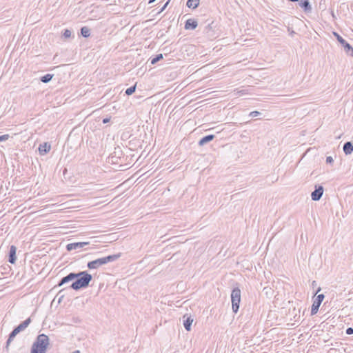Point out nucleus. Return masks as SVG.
<instances>
[{
    "instance_id": "f257e3e1",
    "label": "nucleus",
    "mask_w": 353,
    "mask_h": 353,
    "mask_svg": "<svg viewBox=\"0 0 353 353\" xmlns=\"http://www.w3.org/2000/svg\"><path fill=\"white\" fill-rule=\"evenodd\" d=\"M92 279V276L87 271H81L77 273L70 272L63 276L57 286L61 287L70 281H74L69 288L77 291L88 288Z\"/></svg>"
},
{
    "instance_id": "f03ea898",
    "label": "nucleus",
    "mask_w": 353,
    "mask_h": 353,
    "mask_svg": "<svg viewBox=\"0 0 353 353\" xmlns=\"http://www.w3.org/2000/svg\"><path fill=\"white\" fill-rule=\"evenodd\" d=\"M50 344L48 336L45 334H39L33 343L30 353H46Z\"/></svg>"
},
{
    "instance_id": "7ed1b4c3",
    "label": "nucleus",
    "mask_w": 353,
    "mask_h": 353,
    "mask_svg": "<svg viewBox=\"0 0 353 353\" xmlns=\"http://www.w3.org/2000/svg\"><path fill=\"white\" fill-rule=\"evenodd\" d=\"M121 256V253H118L116 254L112 255H108L105 257L99 258L97 259H95L94 261H90L87 264V267L92 270V269H97L99 267L105 265L108 263L113 262L119 259Z\"/></svg>"
},
{
    "instance_id": "20e7f679",
    "label": "nucleus",
    "mask_w": 353,
    "mask_h": 353,
    "mask_svg": "<svg viewBox=\"0 0 353 353\" xmlns=\"http://www.w3.org/2000/svg\"><path fill=\"white\" fill-rule=\"evenodd\" d=\"M232 309L233 312L237 313L241 302V290L236 287L231 292Z\"/></svg>"
},
{
    "instance_id": "39448f33",
    "label": "nucleus",
    "mask_w": 353,
    "mask_h": 353,
    "mask_svg": "<svg viewBox=\"0 0 353 353\" xmlns=\"http://www.w3.org/2000/svg\"><path fill=\"white\" fill-rule=\"evenodd\" d=\"M204 33L210 39H215L219 36V30L218 28L217 23L214 21H212L208 23L204 29Z\"/></svg>"
},
{
    "instance_id": "423d86ee",
    "label": "nucleus",
    "mask_w": 353,
    "mask_h": 353,
    "mask_svg": "<svg viewBox=\"0 0 353 353\" xmlns=\"http://www.w3.org/2000/svg\"><path fill=\"white\" fill-rule=\"evenodd\" d=\"M334 35L335 36L336 40L341 44V46L343 47L345 52L353 57V48L351 46V45L347 43L341 36H340L337 32H334Z\"/></svg>"
},
{
    "instance_id": "0eeeda50",
    "label": "nucleus",
    "mask_w": 353,
    "mask_h": 353,
    "mask_svg": "<svg viewBox=\"0 0 353 353\" xmlns=\"http://www.w3.org/2000/svg\"><path fill=\"white\" fill-rule=\"evenodd\" d=\"M325 296L323 294H321L316 296V299L314 300L313 303L312 305L311 308V315H314L318 312L319 308L323 302Z\"/></svg>"
},
{
    "instance_id": "6e6552de",
    "label": "nucleus",
    "mask_w": 353,
    "mask_h": 353,
    "mask_svg": "<svg viewBox=\"0 0 353 353\" xmlns=\"http://www.w3.org/2000/svg\"><path fill=\"white\" fill-rule=\"evenodd\" d=\"M323 194V187L322 185H316L315 190L311 193L312 200L314 201H319Z\"/></svg>"
},
{
    "instance_id": "1a4fd4ad",
    "label": "nucleus",
    "mask_w": 353,
    "mask_h": 353,
    "mask_svg": "<svg viewBox=\"0 0 353 353\" xmlns=\"http://www.w3.org/2000/svg\"><path fill=\"white\" fill-rule=\"evenodd\" d=\"M89 244V242H76L69 243L66 245V250L68 251H72L74 250H79L83 248L84 246Z\"/></svg>"
},
{
    "instance_id": "9d476101",
    "label": "nucleus",
    "mask_w": 353,
    "mask_h": 353,
    "mask_svg": "<svg viewBox=\"0 0 353 353\" xmlns=\"http://www.w3.org/2000/svg\"><path fill=\"white\" fill-rule=\"evenodd\" d=\"M16 252H17V248L15 245H11L10 247V250H9V252H8V262L10 263L11 264H14L16 261H17V256H16Z\"/></svg>"
},
{
    "instance_id": "9b49d317",
    "label": "nucleus",
    "mask_w": 353,
    "mask_h": 353,
    "mask_svg": "<svg viewBox=\"0 0 353 353\" xmlns=\"http://www.w3.org/2000/svg\"><path fill=\"white\" fill-rule=\"evenodd\" d=\"M299 5L305 13L311 12L312 10L309 0H299Z\"/></svg>"
},
{
    "instance_id": "f8f14e48",
    "label": "nucleus",
    "mask_w": 353,
    "mask_h": 353,
    "mask_svg": "<svg viewBox=\"0 0 353 353\" xmlns=\"http://www.w3.org/2000/svg\"><path fill=\"white\" fill-rule=\"evenodd\" d=\"M183 326H184L185 329L187 331H190L191 330V325H192V322L194 321L193 318H192L191 316H188L186 314L183 315Z\"/></svg>"
},
{
    "instance_id": "ddd939ff",
    "label": "nucleus",
    "mask_w": 353,
    "mask_h": 353,
    "mask_svg": "<svg viewBox=\"0 0 353 353\" xmlns=\"http://www.w3.org/2000/svg\"><path fill=\"white\" fill-rule=\"evenodd\" d=\"M31 323V319L29 317L24 321L21 322L19 325L15 327L14 330L19 334L21 331H23Z\"/></svg>"
},
{
    "instance_id": "4468645a",
    "label": "nucleus",
    "mask_w": 353,
    "mask_h": 353,
    "mask_svg": "<svg viewBox=\"0 0 353 353\" xmlns=\"http://www.w3.org/2000/svg\"><path fill=\"white\" fill-rule=\"evenodd\" d=\"M198 26L197 21L194 19H189L185 23V30H194Z\"/></svg>"
},
{
    "instance_id": "2eb2a0df",
    "label": "nucleus",
    "mask_w": 353,
    "mask_h": 353,
    "mask_svg": "<svg viewBox=\"0 0 353 353\" xmlns=\"http://www.w3.org/2000/svg\"><path fill=\"white\" fill-rule=\"evenodd\" d=\"M214 137H215V136L214 134H208V135L203 137V138H201L199 140V145L203 146V145L207 144L208 143L212 141L214 139Z\"/></svg>"
},
{
    "instance_id": "dca6fc26",
    "label": "nucleus",
    "mask_w": 353,
    "mask_h": 353,
    "mask_svg": "<svg viewBox=\"0 0 353 353\" xmlns=\"http://www.w3.org/2000/svg\"><path fill=\"white\" fill-rule=\"evenodd\" d=\"M51 148V145L48 143H43V144H40L39 147V151L40 154L44 155L47 154Z\"/></svg>"
},
{
    "instance_id": "f3484780",
    "label": "nucleus",
    "mask_w": 353,
    "mask_h": 353,
    "mask_svg": "<svg viewBox=\"0 0 353 353\" xmlns=\"http://www.w3.org/2000/svg\"><path fill=\"white\" fill-rule=\"evenodd\" d=\"M343 150L345 154H352L353 152V143L350 141L345 142L343 145Z\"/></svg>"
},
{
    "instance_id": "a211bd4d",
    "label": "nucleus",
    "mask_w": 353,
    "mask_h": 353,
    "mask_svg": "<svg viewBox=\"0 0 353 353\" xmlns=\"http://www.w3.org/2000/svg\"><path fill=\"white\" fill-rule=\"evenodd\" d=\"M18 334V333L13 329V330L10 333L9 336H8V339L6 341V349L7 351H8L9 350V346L10 345V343H12V341L14 340V339L15 338V336Z\"/></svg>"
},
{
    "instance_id": "6ab92c4d",
    "label": "nucleus",
    "mask_w": 353,
    "mask_h": 353,
    "mask_svg": "<svg viewBox=\"0 0 353 353\" xmlns=\"http://www.w3.org/2000/svg\"><path fill=\"white\" fill-rule=\"evenodd\" d=\"M200 0H188L186 3V6L189 8L195 9L199 5Z\"/></svg>"
},
{
    "instance_id": "aec40b11",
    "label": "nucleus",
    "mask_w": 353,
    "mask_h": 353,
    "mask_svg": "<svg viewBox=\"0 0 353 353\" xmlns=\"http://www.w3.org/2000/svg\"><path fill=\"white\" fill-rule=\"evenodd\" d=\"M81 34L85 38L90 36V29L87 26H83L81 28Z\"/></svg>"
},
{
    "instance_id": "412c9836",
    "label": "nucleus",
    "mask_w": 353,
    "mask_h": 353,
    "mask_svg": "<svg viewBox=\"0 0 353 353\" xmlns=\"http://www.w3.org/2000/svg\"><path fill=\"white\" fill-rule=\"evenodd\" d=\"M53 77V74H46L43 76H42L40 79L41 81L43 82V83H48L50 82L52 79Z\"/></svg>"
},
{
    "instance_id": "4be33fe9",
    "label": "nucleus",
    "mask_w": 353,
    "mask_h": 353,
    "mask_svg": "<svg viewBox=\"0 0 353 353\" xmlns=\"http://www.w3.org/2000/svg\"><path fill=\"white\" fill-rule=\"evenodd\" d=\"M163 57L162 54H158L154 57L152 58L150 60V63L152 65L156 64L158 61L163 59Z\"/></svg>"
},
{
    "instance_id": "5701e85b",
    "label": "nucleus",
    "mask_w": 353,
    "mask_h": 353,
    "mask_svg": "<svg viewBox=\"0 0 353 353\" xmlns=\"http://www.w3.org/2000/svg\"><path fill=\"white\" fill-rule=\"evenodd\" d=\"M135 90H136V85H134L127 88L125 90V94L129 96V95L132 94L135 92Z\"/></svg>"
},
{
    "instance_id": "b1692460",
    "label": "nucleus",
    "mask_w": 353,
    "mask_h": 353,
    "mask_svg": "<svg viewBox=\"0 0 353 353\" xmlns=\"http://www.w3.org/2000/svg\"><path fill=\"white\" fill-rule=\"evenodd\" d=\"M63 37L65 39H68L71 37V31L68 29L64 30V32H63Z\"/></svg>"
},
{
    "instance_id": "393cba45",
    "label": "nucleus",
    "mask_w": 353,
    "mask_h": 353,
    "mask_svg": "<svg viewBox=\"0 0 353 353\" xmlns=\"http://www.w3.org/2000/svg\"><path fill=\"white\" fill-rule=\"evenodd\" d=\"M261 114V113L260 112L256 110V111L251 112L249 115H250V117H256Z\"/></svg>"
},
{
    "instance_id": "a878e982",
    "label": "nucleus",
    "mask_w": 353,
    "mask_h": 353,
    "mask_svg": "<svg viewBox=\"0 0 353 353\" xmlns=\"http://www.w3.org/2000/svg\"><path fill=\"white\" fill-rule=\"evenodd\" d=\"M9 134H3L0 136V141H5L9 139Z\"/></svg>"
},
{
    "instance_id": "bb28decb",
    "label": "nucleus",
    "mask_w": 353,
    "mask_h": 353,
    "mask_svg": "<svg viewBox=\"0 0 353 353\" xmlns=\"http://www.w3.org/2000/svg\"><path fill=\"white\" fill-rule=\"evenodd\" d=\"M333 162H334V159H333V158L331 156H329V157H326V163L327 164H331Z\"/></svg>"
},
{
    "instance_id": "cd10ccee",
    "label": "nucleus",
    "mask_w": 353,
    "mask_h": 353,
    "mask_svg": "<svg viewBox=\"0 0 353 353\" xmlns=\"http://www.w3.org/2000/svg\"><path fill=\"white\" fill-rule=\"evenodd\" d=\"M345 333L347 334V335H351L353 334V328L352 327H347L346 329V331H345Z\"/></svg>"
},
{
    "instance_id": "c85d7f7f",
    "label": "nucleus",
    "mask_w": 353,
    "mask_h": 353,
    "mask_svg": "<svg viewBox=\"0 0 353 353\" xmlns=\"http://www.w3.org/2000/svg\"><path fill=\"white\" fill-rule=\"evenodd\" d=\"M110 117L104 118L103 119V123H104V124L108 123V122H110Z\"/></svg>"
},
{
    "instance_id": "c756f323",
    "label": "nucleus",
    "mask_w": 353,
    "mask_h": 353,
    "mask_svg": "<svg viewBox=\"0 0 353 353\" xmlns=\"http://www.w3.org/2000/svg\"><path fill=\"white\" fill-rule=\"evenodd\" d=\"M169 1L166 2L165 4L162 7V8L161 9V12H162L163 10H165V8H166V6H168Z\"/></svg>"
},
{
    "instance_id": "7c9ffc66",
    "label": "nucleus",
    "mask_w": 353,
    "mask_h": 353,
    "mask_svg": "<svg viewBox=\"0 0 353 353\" xmlns=\"http://www.w3.org/2000/svg\"><path fill=\"white\" fill-rule=\"evenodd\" d=\"M312 285L313 288H314L316 285V282L315 281H313L312 283Z\"/></svg>"
},
{
    "instance_id": "2f4dec72",
    "label": "nucleus",
    "mask_w": 353,
    "mask_h": 353,
    "mask_svg": "<svg viewBox=\"0 0 353 353\" xmlns=\"http://www.w3.org/2000/svg\"><path fill=\"white\" fill-rule=\"evenodd\" d=\"M321 288L319 287L314 294L316 295L317 293H319L321 291Z\"/></svg>"
},
{
    "instance_id": "473e14b6",
    "label": "nucleus",
    "mask_w": 353,
    "mask_h": 353,
    "mask_svg": "<svg viewBox=\"0 0 353 353\" xmlns=\"http://www.w3.org/2000/svg\"><path fill=\"white\" fill-rule=\"evenodd\" d=\"M156 0H149L148 1V3L150 4V3H152L155 1Z\"/></svg>"
},
{
    "instance_id": "72a5a7b5",
    "label": "nucleus",
    "mask_w": 353,
    "mask_h": 353,
    "mask_svg": "<svg viewBox=\"0 0 353 353\" xmlns=\"http://www.w3.org/2000/svg\"><path fill=\"white\" fill-rule=\"evenodd\" d=\"M63 290H64V289L61 290L59 292L58 295H59V294H61Z\"/></svg>"
},
{
    "instance_id": "f704fd0d",
    "label": "nucleus",
    "mask_w": 353,
    "mask_h": 353,
    "mask_svg": "<svg viewBox=\"0 0 353 353\" xmlns=\"http://www.w3.org/2000/svg\"><path fill=\"white\" fill-rule=\"evenodd\" d=\"M72 353H80V352L79 350H76V351H74Z\"/></svg>"
},
{
    "instance_id": "c9c22d12",
    "label": "nucleus",
    "mask_w": 353,
    "mask_h": 353,
    "mask_svg": "<svg viewBox=\"0 0 353 353\" xmlns=\"http://www.w3.org/2000/svg\"><path fill=\"white\" fill-rule=\"evenodd\" d=\"M63 295H61V297H60V299H59V302H60V301H61V298H63Z\"/></svg>"
}]
</instances>
